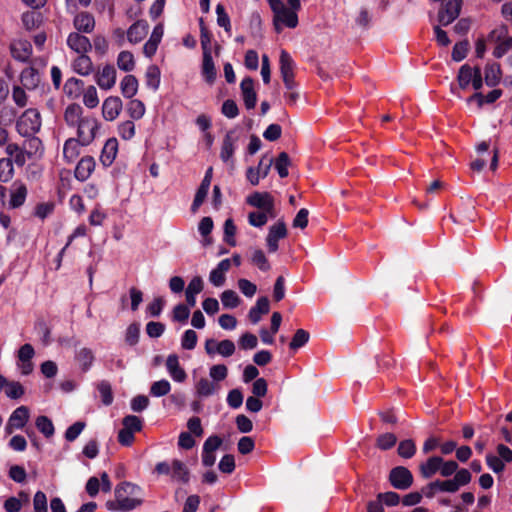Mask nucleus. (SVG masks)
<instances>
[{
  "instance_id": "1",
  "label": "nucleus",
  "mask_w": 512,
  "mask_h": 512,
  "mask_svg": "<svg viewBox=\"0 0 512 512\" xmlns=\"http://www.w3.org/2000/svg\"><path fill=\"white\" fill-rule=\"evenodd\" d=\"M115 500L107 501L105 506L109 511L127 512L134 510L143 503V493L139 486L123 482L116 486Z\"/></svg>"
},
{
  "instance_id": "2",
  "label": "nucleus",
  "mask_w": 512,
  "mask_h": 512,
  "mask_svg": "<svg viewBox=\"0 0 512 512\" xmlns=\"http://www.w3.org/2000/svg\"><path fill=\"white\" fill-rule=\"evenodd\" d=\"M274 14L273 23L275 30L280 32L282 27L296 28L298 25V11L301 9L300 0H268Z\"/></svg>"
},
{
  "instance_id": "3",
  "label": "nucleus",
  "mask_w": 512,
  "mask_h": 512,
  "mask_svg": "<svg viewBox=\"0 0 512 512\" xmlns=\"http://www.w3.org/2000/svg\"><path fill=\"white\" fill-rule=\"evenodd\" d=\"M41 127L40 113L36 109H27L17 120V132L23 137L35 135Z\"/></svg>"
},
{
  "instance_id": "4",
  "label": "nucleus",
  "mask_w": 512,
  "mask_h": 512,
  "mask_svg": "<svg viewBox=\"0 0 512 512\" xmlns=\"http://www.w3.org/2000/svg\"><path fill=\"white\" fill-rule=\"evenodd\" d=\"M488 40L497 43L493 51V56L496 58H501L512 50V36H508L506 25L493 29L488 35Z\"/></svg>"
},
{
  "instance_id": "5",
  "label": "nucleus",
  "mask_w": 512,
  "mask_h": 512,
  "mask_svg": "<svg viewBox=\"0 0 512 512\" xmlns=\"http://www.w3.org/2000/svg\"><path fill=\"white\" fill-rule=\"evenodd\" d=\"M77 136L82 145H89L96 137L99 122L95 117L86 116L77 126Z\"/></svg>"
},
{
  "instance_id": "6",
  "label": "nucleus",
  "mask_w": 512,
  "mask_h": 512,
  "mask_svg": "<svg viewBox=\"0 0 512 512\" xmlns=\"http://www.w3.org/2000/svg\"><path fill=\"white\" fill-rule=\"evenodd\" d=\"M239 136L236 130H229L222 141L220 158L221 160L234 168L233 155L238 147Z\"/></svg>"
},
{
  "instance_id": "7",
  "label": "nucleus",
  "mask_w": 512,
  "mask_h": 512,
  "mask_svg": "<svg viewBox=\"0 0 512 512\" xmlns=\"http://www.w3.org/2000/svg\"><path fill=\"white\" fill-rule=\"evenodd\" d=\"M246 202L260 211L270 213V218H275L274 199L268 192H254L246 198Z\"/></svg>"
},
{
  "instance_id": "8",
  "label": "nucleus",
  "mask_w": 512,
  "mask_h": 512,
  "mask_svg": "<svg viewBox=\"0 0 512 512\" xmlns=\"http://www.w3.org/2000/svg\"><path fill=\"white\" fill-rule=\"evenodd\" d=\"M30 419V410L27 406L17 407L8 418L5 425V433L10 435L15 430L23 429Z\"/></svg>"
},
{
  "instance_id": "9",
  "label": "nucleus",
  "mask_w": 512,
  "mask_h": 512,
  "mask_svg": "<svg viewBox=\"0 0 512 512\" xmlns=\"http://www.w3.org/2000/svg\"><path fill=\"white\" fill-rule=\"evenodd\" d=\"M280 72L281 76L284 82V85L287 90H292L295 88V82H294V66L295 63L290 56V54L282 50L280 52Z\"/></svg>"
},
{
  "instance_id": "10",
  "label": "nucleus",
  "mask_w": 512,
  "mask_h": 512,
  "mask_svg": "<svg viewBox=\"0 0 512 512\" xmlns=\"http://www.w3.org/2000/svg\"><path fill=\"white\" fill-rule=\"evenodd\" d=\"M389 481L398 490H406L413 484V475L404 466H397L390 471Z\"/></svg>"
},
{
  "instance_id": "11",
  "label": "nucleus",
  "mask_w": 512,
  "mask_h": 512,
  "mask_svg": "<svg viewBox=\"0 0 512 512\" xmlns=\"http://www.w3.org/2000/svg\"><path fill=\"white\" fill-rule=\"evenodd\" d=\"M462 0H448L438 13V21L443 26H448L460 15Z\"/></svg>"
},
{
  "instance_id": "12",
  "label": "nucleus",
  "mask_w": 512,
  "mask_h": 512,
  "mask_svg": "<svg viewBox=\"0 0 512 512\" xmlns=\"http://www.w3.org/2000/svg\"><path fill=\"white\" fill-rule=\"evenodd\" d=\"M222 439L216 435L208 437L202 448V463L206 467H211L216 462V450L221 446Z\"/></svg>"
},
{
  "instance_id": "13",
  "label": "nucleus",
  "mask_w": 512,
  "mask_h": 512,
  "mask_svg": "<svg viewBox=\"0 0 512 512\" xmlns=\"http://www.w3.org/2000/svg\"><path fill=\"white\" fill-rule=\"evenodd\" d=\"M287 235V229L284 222H278L269 228L268 235L266 237L267 248L270 253H274L278 250L279 240L285 238Z\"/></svg>"
},
{
  "instance_id": "14",
  "label": "nucleus",
  "mask_w": 512,
  "mask_h": 512,
  "mask_svg": "<svg viewBox=\"0 0 512 512\" xmlns=\"http://www.w3.org/2000/svg\"><path fill=\"white\" fill-rule=\"evenodd\" d=\"M67 45L77 54H87L92 49V44L88 37L78 32H72L68 35Z\"/></svg>"
},
{
  "instance_id": "15",
  "label": "nucleus",
  "mask_w": 512,
  "mask_h": 512,
  "mask_svg": "<svg viewBox=\"0 0 512 512\" xmlns=\"http://www.w3.org/2000/svg\"><path fill=\"white\" fill-rule=\"evenodd\" d=\"M122 101L117 96H110L106 98L102 104V114L106 121L115 120L121 110H122Z\"/></svg>"
},
{
  "instance_id": "16",
  "label": "nucleus",
  "mask_w": 512,
  "mask_h": 512,
  "mask_svg": "<svg viewBox=\"0 0 512 512\" xmlns=\"http://www.w3.org/2000/svg\"><path fill=\"white\" fill-rule=\"evenodd\" d=\"M96 83L103 90H110L116 83V69L112 65H105L95 75Z\"/></svg>"
},
{
  "instance_id": "17",
  "label": "nucleus",
  "mask_w": 512,
  "mask_h": 512,
  "mask_svg": "<svg viewBox=\"0 0 512 512\" xmlns=\"http://www.w3.org/2000/svg\"><path fill=\"white\" fill-rule=\"evenodd\" d=\"M10 48L13 58L20 62H27L32 55V45L27 40H15Z\"/></svg>"
},
{
  "instance_id": "18",
  "label": "nucleus",
  "mask_w": 512,
  "mask_h": 512,
  "mask_svg": "<svg viewBox=\"0 0 512 512\" xmlns=\"http://www.w3.org/2000/svg\"><path fill=\"white\" fill-rule=\"evenodd\" d=\"M95 159L92 156H84L76 165L74 175L81 182L86 181L95 170Z\"/></svg>"
},
{
  "instance_id": "19",
  "label": "nucleus",
  "mask_w": 512,
  "mask_h": 512,
  "mask_svg": "<svg viewBox=\"0 0 512 512\" xmlns=\"http://www.w3.org/2000/svg\"><path fill=\"white\" fill-rule=\"evenodd\" d=\"M166 369L170 377L175 381L182 383L186 380L187 374L180 366L179 357L176 354L168 355L166 359Z\"/></svg>"
},
{
  "instance_id": "20",
  "label": "nucleus",
  "mask_w": 512,
  "mask_h": 512,
  "mask_svg": "<svg viewBox=\"0 0 512 512\" xmlns=\"http://www.w3.org/2000/svg\"><path fill=\"white\" fill-rule=\"evenodd\" d=\"M118 153V141L116 138H109L101 151L100 162L104 167H109L114 162Z\"/></svg>"
},
{
  "instance_id": "21",
  "label": "nucleus",
  "mask_w": 512,
  "mask_h": 512,
  "mask_svg": "<svg viewBox=\"0 0 512 512\" xmlns=\"http://www.w3.org/2000/svg\"><path fill=\"white\" fill-rule=\"evenodd\" d=\"M242 97L247 109H253L257 102L256 92L254 90V81L250 77H246L240 84Z\"/></svg>"
},
{
  "instance_id": "22",
  "label": "nucleus",
  "mask_w": 512,
  "mask_h": 512,
  "mask_svg": "<svg viewBox=\"0 0 512 512\" xmlns=\"http://www.w3.org/2000/svg\"><path fill=\"white\" fill-rule=\"evenodd\" d=\"M149 25L146 21L139 20L133 23L127 30V39L132 44L141 42L148 33Z\"/></svg>"
},
{
  "instance_id": "23",
  "label": "nucleus",
  "mask_w": 512,
  "mask_h": 512,
  "mask_svg": "<svg viewBox=\"0 0 512 512\" xmlns=\"http://www.w3.org/2000/svg\"><path fill=\"white\" fill-rule=\"evenodd\" d=\"M27 193L26 185L20 181H15L11 189L9 207L15 209L22 206L25 203Z\"/></svg>"
},
{
  "instance_id": "24",
  "label": "nucleus",
  "mask_w": 512,
  "mask_h": 512,
  "mask_svg": "<svg viewBox=\"0 0 512 512\" xmlns=\"http://www.w3.org/2000/svg\"><path fill=\"white\" fill-rule=\"evenodd\" d=\"M75 29L81 33H91L95 28V19L88 12H81L74 17Z\"/></svg>"
},
{
  "instance_id": "25",
  "label": "nucleus",
  "mask_w": 512,
  "mask_h": 512,
  "mask_svg": "<svg viewBox=\"0 0 512 512\" xmlns=\"http://www.w3.org/2000/svg\"><path fill=\"white\" fill-rule=\"evenodd\" d=\"M270 310V304L267 297L258 298L256 304L251 307L248 313L249 320L253 324H257L261 320V316L267 314Z\"/></svg>"
},
{
  "instance_id": "26",
  "label": "nucleus",
  "mask_w": 512,
  "mask_h": 512,
  "mask_svg": "<svg viewBox=\"0 0 512 512\" xmlns=\"http://www.w3.org/2000/svg\"><path fill=\"white\" fill-rule=\"evenodd\" d=\"M442 463V457L440 456H432L429 457L425 462L421 463L419 466L420 473L423 478L429 479L437 472L440 471Z\"/></svg>"
},
{
  "instance_id": "27",
  "label": "nucleus",
  "mask_w": 512,
  "mask_h": 512,
  "mask_svg": "<svg viewBox=\"0 0 512 512\" xmlns=\"http://www.w3.org/2000/svg\"><path fill=\"white\" fill-rule=\"evenodd\" d=\"M81 142L79 139L69 138L65 141L63 147V157L68 163L74 162L77 157L80 155L81 151Z\"/></svg>"
},
{
  "instance_id": "28",
  "label": "nucleus",
  "mask_w": 512,
  "mask_h": 512,
  "mask_svg": "<svg viewBox=\"0 0 512 512\" xmlns=\"http://www.w3.org/2000/svg\"><path fill=\"white\" fill-rule=\"evenodd\" d=\"M203 290V281L200 277H194L185 290L186 302L189 307L196 305V296Z\"/></svg>"
},
{
  "instance_id": "29",
  "label": "nucleus",
  "mask_w": 512,
  "mask_h": 512,
  "mask_svg": "<svg viewBox=\"0 0 512 512\" xmlns=\"http://www.w3.org/2000/svg\"><path fill=\"white\" fill-rule=\"evenodd\" d=\"M21 84L29 90L35 89L40 82V75L33 67L25 68L20 75Z\"/></svg>"
},
{
  "instance_id": "30",
  "label": "nucleus",
  "mask_w": 512,
  "mask_h": 512,
  "mask_svg": "<svg viewBox=\"0 0 512 512\" xmlns=\"http://www.w3.org/2000/svg\"><path fill=\"white\" fill-rule=\"evenodd\" d=\"M202 75L206 82L212 84L216 79V69L210 51L203 53Z\"/></svg>"
},
{
  "instance_id": "31",
  "label": "nucleus",
  "mask_w": 512,
  "mask_h": 512,
  "mask_svg": "<svg viewBox=\"0 0 512 512\" xmlns=\"http://www.w3.org/2000/svg\"><path fill=\"white\" fill-rule=\"evenodd\" d=\"M72 67L76 73L82 76H87L93 71V63L87 54H79L73 61Z\"/></svg>"
},
{
  "instance_id": "32",
  "label": "nucleus",
  "mask_w": 512,
  "mask_h": 512,
  "mask_svg": "<svg viewBox=\"0 0 512 512\" xmlns=\"http://www.w3.org/2000/svg\"><path fill=\"white\" fill-rule=\"evenodd\" d=\"M83 109L78 104L69 105L64 113V118L68 126L76 127L85 117L82 116Z\"/></svg>"
},
{
  "instance_id": "33",
  "label": "nucleus",
  "mask_w": 512,
  "mask_h": 512,
  "mask_svg": "<svg viewBox=\"0 0 512 512\" xmlns=\"http://www.w3.org/2000/svg\"><path fill=\"white\" fill-rule=\"evenodd\" d=\"M121 93L125 98H132L138 91V80L135 76L128 74L120 82Z\"/></svg>"
},
{
  "instance_id": "34",
  "label": "nucleus",
  "mask_w": 512,
  "mask_h": 512,
  "mask_svg": "<svg viewBox=\"0 0 512 512\" xmlns=\"http://www.w3.org/2000/svg\"><path fill=\"white\" fill-rule=\"evenodd\" d=\"M5 152L9 157H13L14 162L18 166H23L27 161V155L24 148L16 143H8Z\"/></svg>"
},
{
  "instance_id": "35",
  "label": "nucleus",
  "mask_w": 512,
  "mask_h": 512,
  "mask_svg": "<svg viewBox=\"0 0 512 512\" xmlns=\"http://www.w3.org/2000/svg\"><path fill=\"white\" fill-rule=\"evenodd\" d=\"M146 85L152 90L156 91L161 82V72L156 65L148 66L145 73Z\"/></svg>"
},
{
  "instance_id": "36",
  "label": "nucleus",
  "mask_w": 512,
  "mask_h": 512,
  "mask_svg": "<svg viewBox=\"0 0 512 512\" xmlns=\"http://www.w3.org/2000/svg\"><path fill=\"white\" fill-rule=\"evenodd\" d=\"M501 78L500 65L493 63L485 67V83L489 87H495Z\"/></svg>"
},
{
  "instance_id": "37",
  "label": "nucleus",
  "mask_w": 512,
  "mask_h": 512,
  "mask_svg": "<svg viewBox=\"0 0 512 512\" xmlns=\"http://www.w3.org/2000/svg\"><path fill=\"white\" fill-rule=\"evenodd\" d=\"M171 477L176 481L188 482L189 471L185 464L179 460H173L171 464Z\"/></svg>"
},
{
  "instance_id": "38",
  "label": "nucleus",
  "mask_w": 512,
  "mask_h": 512,
  "mask_svg": "<svg viewBox=\"0 0 512 512\" xmlns=\"http://www.w3.org/2000/svg\"><path fill=\"white\" fill-rule=\"evenodd\" d=\"M146 112L144 103L139 99H132L127 104V113L132 120H140Z\"/></svg>"
},
{
  "instance_id": "39",
  "label": "nucleus",
  "mask_w": 512,
  "mask_h": 512,
  "mask_svg": "<svg viewBox=\"0 0 512 512\" xmlns=\"http://www.w3.org/2000/svg\"><path fill=\"white\" fill-rule=\"evenodd\" d=\"M117 133L125 141L131 140L136 133V126L133 120H125L118 124Z\"/></svg>"
},
{
  "instance_id": "40",
  "label": "nucleus",
  "mask_w": 512,
  "mask_h": 512,
  "mask_svg": "<svg viewBox=\"0 0 512 512\" xmlns=\"http://www.w3.org/2000/svg\"><path fill=\"white\" fill-rule=\"evenodd\" d=\"M76 360L80 364L82 370L84 372H87L93 364L94 354H93L92 350L89 348H81L76 353Z\"/></svg>"
},
{
  "instance_id": "41",
  "label": "nucleus",
  "mask_w": 512,
  "mask_h": 512,
  "mask_svg": "<svg viewBox=\"0 0 512 512\" xmlns=\"http://www.w3.org/2000/svg\"><path fill=\"white\" fill-rule=\"evenodd\" d=\"M117 66L124 72H130L135 67L134 56L129 51H121L117 57Z\"/></svg>"
},
{
  "instance_id": "42",
  "label": "nucleus",
  "mask_w": 512,
  "mask_h": 512,
  "mask_svg": "<svg viewBox=\"0 0 512 512\" xmlns=\"http://www.w3.org/2000/svg\"><path fill=\"white\" fill-rule=\"evenodd\" d=\"M251 262L257 266L259 270L267 272L271 269V265L261 249H254L251 253Z\"/></svg>"
},
{
  "instance_id": "43",
  "label": "nucleus",
  "mask_w": 512,
  "mask_h": 512,
  "mask_svg": "<svg viewBox=\"0 0 512 512\" xmlns=\"http://www.w3.org/2000/svg\"><path fill=\"white\" fill-rule=\"evenodd\" d=\"M195 389L199 397H209L215 393L217 386L207 378H201L196 383Z\"/></svg>"
},
{
  "instance_id": "44",
  "label": "nucleus",
  "mask_w": 512,
  "mask_h": 512,
  "mask_svg": "<svg viewBox=\"0 0 512 512\" xmlns=\"http://www.w3.org/2000/svg\"><path fill=\"white\" fill-rule=\"evenodd\" d=\"M25 140L23 148L26 152L27 158L37 155L42 152V142L38 137L30 136Z\"/></svg>"
},
{
  "instance_id": "45",
  "label": "nucleus",
  "mask_w": 512,
  "mask_h": 512,
  "mask_svg": "<svg viewBox=\"0 0 512 512\" xmlns=\"http://www.w3.org/2000/svg\"><path fill=\"white\" fill-rule=\"evenodd\" d=\"M37 429L47 438L52 437L55 432L52 421L47 416H38L35 421Z\"/></svg>"
},
{
  "instance_id": "46",
  "label": "nucleus",
  "mask_w": 512,
  "mask_h": 512,
  "mask_svg": "<svg viewBox=\"0 0 512 512\" xmlns=\"http://www.w3.org/2000/svg\"><path fill=\"white\" fill-rule=\"evenodd\" d=\"M475 75V68L470 67L469 65L465 64L461 66L458 73V83L459 86L462 89H466L473 79V76Z\"/></svg>"
},
{
  "instance_id": "47",
  "label": "nucleus",
  "mask_w": 512,
  "mask_h": 512,
  "mask_svg": "<svg viewBox=\"0 0 512 512\" xmlns=\"http://www.w3.org/2000/svg\"><path fill=\"white\" fill-rule=\"evenodd\" d=\"M14 175L13 161L10 158L0 159V182H9Z\"/></svg>"
},
{
  "instance_id": "48",
  "label": "nucleus",
  "mask_w": 512,
  "mask_h": 512,
  "mask_svg": "<svg viewBox=\"0 0 512 512\" xmlns=\"http://www.w3.org/2000/svg\"><path fill=\"white\" fill-rule=\"evenodd\" d=\"M171 390V384L166 379H161L152 383L150 387V394L153 397H162L167 395Z\"/></svg>"
},
{
  "instance_id": "49",
  "label": "nucleus",
  "mask_w": 512,
  "mask_h": 512,
  "mask_svg": "<svg viewBox=\"0 0 512 512\" xmlns=\"http://www.w3.org/2000/svg\"><path fill=\"white\" fill-rule=\"evenodd\" d=\"M397 452L400 457L410 459L416 453V445L411 439L403 440L399 443Z\"/></svg>"
},
{
  "instance_id": "50",
  "label": "nucleus",
  "mask_w": 512,
  "mask_h": 512,
  "mask_svg": "<svg viewBox=\"0 0 512 512\" xmlns=\"http://www.w3.org/2000/svg\"><path fill=\"white\" fill-rule=\"evenodd\" d=\"M269 218L270 213L266 211H254L248 214V223L253 227L261 228L267 223Z\"/></svg>"
},
{
  "instance_id": "51",
  "label": "nucleus",
  "mask_w": 512,
  "mask_h": 512,
  "mask_svg": "<svg viewBox=\"0 0 512 512\" xmlns=\"http://www.w3.org/2000/svg\"><path fill=\"white\" fill-rule=\"evenodd\" d=\"M122 425L124 429L135 434L136 432H140L142 430L143 422L138 416L127 415L123 418Z\"/></svg>"
},
{
  "instance_id": "52",
  "label": "nucleus",
  "mask_w": 512,
  "mask_h": 512,
  "mask_svg": "<svg viewBox=\"0 0 512 512\" xmlns=\"http://www.w3.org/2000/svg\"><path fill=\"white\" fill-rule=\"evenodd\" d=\"M25 393L24 387L18 381H8L5 387V394L10 399H19Z\"/></svg>"
},
{
  "instance_id": "53",
  "label": "nucleus",
  "mask_w": 512,
  "mask_h": 512,
  "mask_svg": "<svg viewBox=\"0 0 512 512\" xmlns=\"http://www.w3.org/2000/svg\"><path fill=\"white\" fill-rule=\"evenodd\" d=\"M236 231H237V228H236V225L234 224V221L231 219V218H228L225 220L224 222V241L234 247L236 246V240H235V235H236Z\"/></svg>"
},
{
  "instance_id": "54",
  "label": "nucleus",
  "mask_w": 512,
  "mask_h": 512,
  "mask_svg": "<svg viewBox=\"0 0 512 512\" xmlns=\"http://www.w3.org/2000/svg\"><path fill=\"white\" fill-rule=\"evenodd\" d=\"M310 335L304 329H298L289 344L290 349L297 350L303 347L309 341Z\"/></svg>"
},
{
  "instance_id": "55",
  "label": "nucleus",
  "mask_w": 512,
  "mask_h": 512,
  "mask_svg": "<svg viewBox=\"0 0 512 512\" xmlns=\"http://www.w3.org/2000/svg\"><path fill=\"white\" fill-rule=\"evenodd\" d=\"M221 302L225 308L233 309L240 304V298L233 290H225L221 294Z\"/></svg>"
},
{
  "instance_id": "56",
  "label": "nucleus",
  "mask_w": 512,
  "mask_h": 512,
  "mask_svg": "<svg viewBox=\"0 0 512 512\" xmlns=\"http://www.w3.org/2000/svg\"><path fill=\"white\" fill-rule=\"evenodd\" d=\"M83 103L86 107L90 109L97 107V105L99 104L97 90L94 86H89L84 91Z\"/></svg>"
},
{
  "instance_id": "57",
  "label": "nucleus",
  "mask_w": 512,
  "mask_h": 512,
  "mask_svg": "<svg viewBox=\"0 0 512 512\" xmlns=\"http://www.w3.org/2000/svg\"><path fill=\"white\" fill-rule=\"evenodd\" d=\"M97 389L100 393L103 404L106 406L110 405L113 402L112 388L110 383L106 380H103L98 384Z\"/></svg>"
},
{
  "instance_id": "58",
  "label": "nucleus",
  "mask_w": 512,
  "mask_h": 512,
  "mask_svg": "<svg viewBox=\"0 0 512 512\" xmlns=\"http://www.w3.org/2000/svg\"><path fill=\"white\" fill-rule=\"evenodd\" d=\"M198 336L192 329L184 332L181 338V346L185 350H193L196 347Z\"/></svg>"
},
{
  "instance_id": "59",
  "label": "nucleus",
  "mask_w": 512,
  "mask_h": 512,
  "mask_svg": "<svg viewBox=\"0 0 512 512\" xmlns=\"http://www.w3.org/2000/svg\"><path fill=\"white\" fill-rule=\"evenodd\" d=\"M216 15H217V24L220 27H223L226 32L230 33V31H231L230 18L228 16V14L226 13L225 8L222 4H218L216 6Z\"/></svg>"
},
{
  "instance_id": "60",
  "label": "nucleus",
  "mask_w": 512,
  "mask_h": 512,
  "mask_svg": "<svg viewBox=\"0 0 512 512\" xmlns=\"http://www.w3.org/2000/svg\"><path fill=\"white\" fill-rule=\"evenodd\" d=\"M190 316V307L184 304H178L173 309L172 319L175 322L184 323Z\"/></svg>"
},
{
  "instance_id": "61",
  "label": "nucleus",
  "mask_w": 512,
  "mask_h": 512,
  "mask_svg": "<svg viewBox=\"0 0 512 512\" xmlns=\"http://www.w3.org/2000/svg\"><path fill=\"white\" fill-rule=\"evenodd\" d=\"M216 352L223 357H230L235 352V344L229 339L217 342Z\"/></svg>"
},
{
  "instance_id": "62",
  "label": "nucleus",
  "mask_w": 512,
  "mask_h": 512,
  "mask_svg": "<svg viewBox=\"0 0 512 512\" xmlns=\"http://www.w3.org/2000/svg\"><path fill=\"white\" fill-rule=\"evenodd\" d=\"M469 43L468 41H461L454 45L452 50V59L456 62H460L467 56Z\"/></svg>"
},
{
  "instance_id": "63",
  "label": "nucleus",
  "mask_w": 512,
  "mask_h": 512,
  "mask_svg": "<svg viewBox=\"0 0 512 512\" xmlns=\"http://www.w3.org/2000/svg\"><path fill=\"white\" fill-rule=\"evenodd\" d=\"M486 464L494 473H502L505 469V463L494 454L486 455Z\"/></svg>"
},
{
  "instance_id": "64",
  "label": "nucleus",
  "mask_w": 512,
  "mask_h": 512,
  "mask_svg": "<svg viewBox=\"0 0 512 512\" xmlns=\"http://www.w3.org/2000/svg\"><path fill=\"white\" fill-rule=\"evenodd\" d=\"M33 509L34 512H47V497L42 491H37L33 497Z\"/></svg>"
}]
</instances>
